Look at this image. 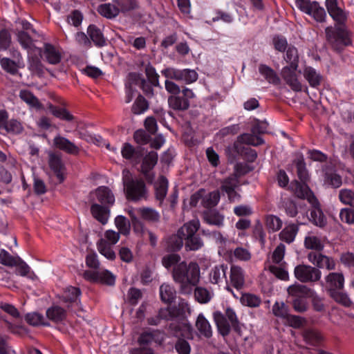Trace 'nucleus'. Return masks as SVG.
<instances>
[{
    "label": "nucleus",
    "instance_id": "obj_1",
    "mask_svg": "<svg viewBox=\"0 0 354 354\" xmlns=\"http://www.w3.org/2000/svg\"><path fill=\"white\" fill-rule=\"evenodd\" d=\"M172 278L182 294H191L200 280V268L196 262L181 261L173 268Z\"/></svg>",
    "mask_w": 354,
    "mask_h": 354
},
{
    "label": "nucleus",
    "instance_id": "obj_2",
    "mask_svg": "<svg viewBox=\"0 0 354 354\" xmlns=\"http://www.w3.org/2000/svg\"><path fill=\"white\" fill-rule=\"evenodd\" d=\"M122 181L128 201L138 202L147 199L148 190L142 178H133L130 171L124 169L122 171Z\"/></svg>",
    "mask_w": 354,
    "mask_h": 354
},
{
    "label": "nucleus",
    "instance_id": "obj_3",
    "mask_svg": "<svg viewBox=\"0 0 354 354\" xmlns=\"http://www.w3.org/2000/svg\"><path fill=\"white\" fill-rule=\"evenodd\" d=\"M200 227V222L198 219H194L183 225L179 232L185 236V248L187 250H198L203 246V242L198 236H194Z\"/></svg>",
    "mask_w": 354,
    "mask_h": 354
},
{
    "label": "nucleus",
    "instance_id": "obj_4",
    "mask_svg": "<svg viewBox=\"0 0 354 354\" xmlns=\"http://www.w3.org/2000/svg\"><path fill=\"white\" fill-rule=\"evenodd\" d=\"M326 35L333 48L339 53L351 43L348 32L343 28H333L332 27H327L326 28Z\"/></svg>",
    "mask_w": 354,
    "mask_h": 354
},
{
    "label": "nucleus",
    "instance_id": "obj_5",
    "mask_svg": "<svg viewBox=\"0 0 354 354\" xmlns=\"http://www.w3.org/2000/svg\"><path fill=\"white\" fill-rule=\"evenodd\" d=\"M176 331L174 335L178 337V339L175 344V349L178 354H190L191 346L189 343L180 337L186 338H192L193 328L189 324L178 325L175 327Z\"/></svg>",
    "mask_w": 354,
    "mask_h": 354
},
{
    "label": "nucleus",
    "instance_id": "obj_6",
    "mask_svg": "<svg viewBox=\"0 0 354 354\" xmlns=\"http://www.w3.org/2000/svg\"><path fill=\"white\" fill-rule=\"evenodd\" d=\"M294 274L297 279L302 283L315 282L321 279V271L311 266L298 265L295 268Z\"/></svg>",
    "mask_w": 354,
    "mask_h": 354
},
{
    "label": "nucleus",
    "instance_id": "obj_7",
    "mask_svg": "<svg viewBox=\"0 0 354 354\" xmlns=\"http://www.w3.org/2000/svg\"><path fill=\"white\" fill-rule=\"evenodd\" d=\"M157 161L158 154L155 151L149 152L142 160L141 172L143 174L148 183H151L155 178L154 174L150 173V171L155 167Z\"/></svg>",
    "mask_w": 354,
    "mask_h": 354
},
{
    "label": "nucleus",
    "instance_id": "obj_8",
    "mask_svg": "<svg viewBox=\"0 0 354 354\" xmlns=\"http://www.w3.org/2000/svg\"><path fill=\"white\" fill-rule=\"evenodd\" d=\"M308 259L318 268H326L328 270L335 269V261L332 258L320 253L311 252L308 254Z\"/></svg>",
    "mask_w": 354,
    "mask_h": 354
},
{
    "label": "nucleus",
    "instance_id": "obj_9",
    "mask_svg": "<svg viewBox=\"0 0 354 354\" xmlns=\"http://www.w3.org/2000/svg\"><path fill=\"white\" fill-rule=\"evenodd\" d=\"M298 68L293 66H284L281 70V75L286 84L295 91H301V84L297 78V71Z\"/></svg>",
    "mask_w": 354,
    "mask_h": 354
},
{
    "label": "nucleus",
    "instance_id": "obj_10",
    "mask_svg": "<svg viewBox=\"0 0 354 354\" xmlns=\"http://www.w3.org/2000/svg\"><path fill=\"white\" fill-rule=\"evenodd\" d=\"M48 163L50 169L55 174L59 183L64 182L66 177V167L62 162L61 157L54 153H50L49 154Z\"/></svg>",
    "mask_w": 354,
    "mask_h": 354
},
{
    "label": "nucleus",
    "instance_id": "obj_11",
    "mask_svg": "<svg viewBox=\"0 0 354 354\" xmlns=\"http://www.w3.org/2000/svg\"><path fill=\"white\" fill-rule=\"evenodd\" d=\"M328 292L342 290L344 287V277L342 272H330L325 278Z\"/></svg>",
    "mask_w": 354,
    "mask_h": 354
},
{
    "label": "nucleus",
    "instance_id": "obj_12",
    "mask_svg": "<svg viewBox=\"0 0 354 354\" xmlns=\"http://www.w3.org/2000/svg\"><path fill=\"white\" fill-rule=\"evenodd\" d=\"M230 284L237 290H241L245 286V274L241 268L236 266H231Z\"/></svg>",
    "mask_w": 354,
    "mask_h": 354
},
{
    "label": "nucleus",
    "instance_id": "obj_13",
    "mask_svg": "<svg viewBox=\"0 0 354 354\" xmlns=\"http://www.w3.org/2000/svg\"><path fill=\"white\" fill-rule=\"evenodd\" d=\"M326 6L330 16L338 24H343L346 20V12L339 8L337 0H326Z\"/></svg>",
    "mask_w": 354,
    "mask_h": 354
},
{
    "label": "nucleus",
    "instance_id": "obj_14",
    "mask_svg": "<svg viewBox=\"0 0 354 354\" xmlns=\"http://www.w3.org/2000/svg\"><path fill=\"white\" fill-rule=\"evenodd\" d=\"M53 143L57 148L67 153L77 155L80 152V148L64 137L59 136L55 137Z\"/></svg>",
    "mask_w": 354,
    "mask_h": 354
},
{
    "label": "nucleus",
    "instance_id": "obj_15",
    "mask_svg": "<svg viewBox=\"0 0 354 354\" xmlns=\"http://www.w3.org/2000/svg\"><path fill=\"white\" fill-rule=\"evenodd\" d=\"M288 295L292 299L307 298L313 296V291L305 285L295 283L287 289Z\"/></svg>",
    "mask_w": 354,
    "mask_h": 354
},
{
    "label": "nucleus",
    "instance_id": "obj_16",
    "mask_svg": "<svg viewBox=\"0 0 354 354\" xmlns=\"http://www.w3.org/2000/svg\"><path fill=\"white\" fill-rule=\"evenodd\" d=\"M294 191L297 197L307 199L310 204L316 205L317 203V199L306 183L302 182V183H301L296 181L295 183Z\"/></svg>",
    "mask_w": 354,
    "mask_h": 354
},
{
    "label": "nucleus",
    "instance_id": "obj_17",
    "mask_svg": "<svg viewBox=\"0 0 354 354\" xmlns=\"http://www.w3.org/2000/svg\"><path fill=\"white\" fill-rule=\"evenodd\" d=\"M227 266L221 264L212 268L209 273V280L213 284H220L226 281Z\"/></svg>",
    "mask_w": 354,
    "mask_h": 354
},
{
    "label": "nucleus",
    "instance_id": "obj_18",
    "mask_svg": "<svg viewBox=\"0 0 354 354\" xmlns=\"http://www.w3.org/2000/svg\"><path fill=\"white\" fill-rule=\"evenodd\" d=\"M203 219L209 225L221 227L223 225L225 216L216 209H208L203 212Z\"/></svg>",
    "mask_w": 354,
    "mask_h": 354
},
{
    "label": "nucleus",
    "instance_id": "obj_19",
    "mask_svg": "<svg viewBox=\"0 0 354 354\" xmlns=\"http://www.w3.org/2000/svg\"><path fill=\"white\" fill-rule=\"evenodd\" d=\"M213 317L219 333L223 337L229 335L232 325L225 316L222 313L216 311L213 313Z\"/></svg>",
    "mask_w": 354,
    "mask_h": 354
},
{
    "label": "nucleus",
    "instance_id": "obj_20",
    "mask_svg": "<svg viewBox=\"0 0 354 354\" xmlns=\"http://www.w3.org/2000/svg\"><path fill=\"white\" fill-rule=\"evenodd\" d=\"M95 194L97 201L103 205H112L115 203V196L108 187H99L95 189Z\"/></svg>",
    "mask_w": 354,
    "mask_h": 354
},
{
    "label": "nucleus",
    "instance_id": "obj_21",
    "mask_svg": "<svg viewBox=\"0 0 354 354\" xmlns=\"http://www.w3.org/2000/svg\"><path fill=\"white\" fill-rule=\"evenodd\" d=\"M312 209H310L309 220L314 225L319 227H323L326 224V219L324 215L321 208L319 207V202L316 205L311 204Z\"/></svg>",
    "mask_w": 354,
    "mask_h": 354
},
{
    "label": "nucleus",
    "instance_id": "obj_22",
    "mask_svg": "<svg viewBox=\"0 0 354 354\" xmlns=\"http://www.w3.org/2000/svg\"><path fill=\"white\" fill-rule=\"evenodd\" d=\"M44 55L46 61L50 64H57L62 59V54L60 51L50 44H45L44 48Z\"/></svg>",
    "mask_w": 354,
    "mask_h": 354
},
{
    "label": "nucleus",
    "instance_id": "obj_23",
    "mask_svg": "<svg viewBox=\"0 0 354 354\" xmlns=\"http://www.w3.org/2000/svg\"><path fill=\"white\" fill-rule=\"evenodd\" d=\"M259 72L270 84L279 85L281 80L277 73L270 66L261 64L259 66Z\"/></svg>",
    "mask_w": 354,
    "mask_h": 354
},
{
    "label": "nucleus",
    "instance_id": "obj_24",
    "mask_svg": "<svg viewBox=\"0 0 354 354\" xmlns=\"http://www.w3.org/2000/svg\"><path fill=\"white\" fill-rule=\"evenodd\" d=\"M97 10L100 15L107 19H113L120 14L118 6L113 1L100 5Z\"/></svg>",
    "mask_w": 354,
    "mask_h": 354
},
{
    "label": "nucleus",
    "instance_id": "obj_25",
    "mask_svg": "<svg viewBox=\"0 0 354 354\" xmlns=\"http://www.w3.org/2000/svg\"><path fill=\"white\" fill-rule=\"evenodd\" d=\"M108 207L99 204H93L91 207V212L93 216L102 224L107 223L109 216Z\"/></svg>",
    "mask_w": 354,
    "mask_h": 354
},
{
    "label": "nucleus",
    "instance_id": "obj_26",
    "mask_svg": "<svg viewBox=\"0 0 354 354\" xmlns=\"http://www.w3.org/2000/svg\"><path fill=\"white\" fill-rule=\"evenodd\" d=\"M19 96L20 99L26 102L30 108H33L37 110L42 109L41 103L30 91L22 89L19 91Z\"/></svg>",
    "mask_w": 354,
    "mask_h": 354
},
{
    "label": "nucleus",
    "instance_id": "obj_27",
    "mask_svg": "<svg viewBox=\"0 0 354 354\" xmlns=\"http://www.w3.org/2000/svg\"><path fill=\"white\" fill-rule=\"evenodd\" d=\"M301 224H289L279 233V239L287 243L293 242L299 231V225Z\"/></svg>",
    "mask_w": 354,
    "mask_h": 354
},
{
    "label": "nucleus",
    "instance_id": "obj_28",
    "mask_svg": "<svg viewBox=\"0 0 354 354\" xmlns=\"http://www.w3.org/2000/svg\"><path fill=\"white\" fill-rule=\"evenodd\" d=\"M196 327L201 335L205 338H210L212 336L211 325L203 314L198 315L196 322Z\"/></svg>",
    "mask_w": 354,
    "mask_h": 354
},
{
    "label": "nucleus",
    "instance_id": "obj_29",
    "mask_svg": "<svg viewBox=\"0 0 354 354\" xmlns=\"http://www.w3.org/2000/svg\"><path fill=\"white\" fill-rule=\"evenodd\" d=\"M303 75L304 78L308 81L310 86L316 87L321 84L322 77L313 67H305L303 71Z\"/></svg>",
    "mask_w": 354,
    "mask_h": 354
},
{
    "label": "nucleus",
    "instance_id": "obj_30",
    "mask_svg": "<svg viewBox=\"0 0 354 354\" xmlns=\"http://www.w3.org/2000/svg\"><path fill=\"white\" fill-rule=\"evenodd\" d=\"M176 290L171 284L165 283L160 286V296L165 303H172L176 299Z\"/></svg>",
    "mask_w": 354,
    "mask_h": 354
},
{
    "label": "nucleus",
    "instance_id": "obj_31",
    "mask_svg": "<svg viewBox=\"0 0 354 354\" xmlns=\"http://www.w3.org/2000/svg\"><path fill=\"white\" fill-rule=\"evenodd\" d=\"M87 33L95 46L102 47L106 45V39L100 29L96 26L90 25L88 27Z\"/></svg>",
    "mask_w": 354,
    "mask_h": 354
},
{
    "label": "nucleus",
    "instance_id": "obj_32",
    "mask_svg": "<svg viewBox=\"0 0 354 354\" xmlns=\"http://www.w3.org/2000/svg\"><path fill=\"white\" fill-rule=\"evenodd\" d=\"M168 189V180L165 176H160L155 184L156 198L162 203L165 198Z\"/></svg>",
    "mask_w": 354,
    "mask_h": 354
},
{
    "label": "nucleus",
    "instance_id": "obj_33",
    "mask_svg": "<svg viewBox=\"0 0 354 354\" xmlns=\"http://www.w3.org/2000/svg\"><path fill=\"white\" fill-rule=\"evenodd\" d=\"M168 103L175 110L184 111L189 107V101L183 96L171 95L168 98Z\"/></svg>",
    "mask_w": 354,
    "mask_h": 354
},
{
    "label": "nucleus",
    "instance_id": "obj_34",
    "mask_svg": "<svg viewBox=\"0 0 354 354\" xmlns=\"http://www.w3.org/2000/svg\"><path fill=\"white\" fill-rule=\"evenodd\" d=\"M121 153L124 158L127 160L131 159H139L142 153L141 151V148H138L136 149L131 144L124 143L122 149Z\"/></svg>",
    "mask_w": 354,
    "mask_h": 354
},
{
    "label": "nucleus",
    "instance_id": "obj_35",
    "mask_svg": "<svg viewBox=\"0 0 354 354\" xmlns=\"http://www.w3.org/2000/svg\"><path fill=\"white\" fill-rule=\"evenodd\" d=\"M66 315L65 310L57 306H52L46 310L47 317L55 323L60 322L64 320Z\"/></svg>",
    "mask_w": 354,
    "mask_h": 354
},
{
    "label": "nucleus",
    "instance_id": "obj_36",
    "mask_svg": "<svg viewBox=\"0 0 354 354\" xmlns=\"http://www.w3.org/2000/svg\"><path fill=\"white\" fill-rule=\"evenodd\" d=\"M302 336L304 341L311 346L319 345L323 339L321 334L313 329L306 330L304 331Z\"/></svg>",
    "mask_w": 354,
    "mask_h": 354
},
{
    "label": "nucleus",
    "instance_id": "obj_37",
    "mask_svg": "<svg viewBox=\"0 0 354 354\" xmlns=\"http://www.w3.org/2000/svg\"><path fill=\"white\" fill-rule=\"evenodd\" d=\"M112 245L106 243L105 241L99 240L97 243V248L98 252L109 260L113 261L115 259L116 255L112 248Z\"/></svg>",
    "mask_w": 354,
    "mask_h": 354
},
{
    "label": "nucleus",
    "instance_id": "obj_38",
    "mask_svg": "<svg viewBox=\"0 0 354 354\" xmlns=\"http://www.w3.org/2000/svg\"><path fill=\"white\" fill-rule=\"evenodd\" d=\"M220 198V192L218 190H215L204 196L201 201V203L205 208H212L217 205Z\"/></svg>",
    "mask_w": 354,
    "mask_h": 354
},
{
    "label": "nucleus",
    "instance_id": "obj_39",
    "mask_svg": "<svg viewBox=\"0 0 354 354\" xmlns=\"http://www.w3.org/2000/svg\"><path fill=\"white\" fill-rule=\"evenodd\" d=\"M328 294L335 302L345 307H349L352 304L348 295L346 292H342V290H332Z\"/></svg>",
    "mask_w": 354,
    "mask_h": 354
},
{
    "label": "nucleus",
    "instance_id": "obj_40",
    "mask_svg": "<svg viewBox=\"0 0 354 354\" xmlns=\"http://www.w3.org/2000/svg\"><path fill=\"white\" fill-rule=\"evenodd\" d=\"M294 162L297 167V176L301 182L306 183L308 179V174L306 167L304 158L302 155H299Z\"/></svg>",
    "mask_w": 354,
    "mask_h": 354
},
{
    "label": "nucleus",
    "instance_id": "obj_41",
    "mask_svg": "<svg viewBox=\"0 0 354 354\" xmlns=\"http://www.w3.org/2000/svg\"><path fill=\"white\" fill-rule=\"evenodd\" d=\"M240 301L243 306L250 308H257L260 306L261 299L256 295L252 293H243L241 297Z\"/></svg>",
    "mask_w": 354,
    "mask_h": 354
},
{
    "label": "nucleus",
    "instance_id": "obj_42",
    "mask_svg": "<svg viewBox=\"0 0 354 354\" xmlns=\"http://www.w3.org/2000/svg\"><path fill=\"white\" fill-rule=\"evenodd\" d=\"M238 142L252 146H259L263 143V139L254 133H243L238 137Z\"/></svg>",
    "mask_w": 354,
    "mask_h": 354
},
{
    "label": "nucleus",
    "instance_id": "obj_43",
    "mask_svg": "<svg viewBox=\"0 0 354 354\" xmlns=\"http://www.w3.org/2000/svg\"><path fill=\"white\" fill-rule=\"evenodd\" d=\"M185 236H183L178 230L177 234L171 235L167 241L168 248L172 251L179 250L183 245Z\"/></svg>",
    "mask_w": 354,
    "mask_h": 354
},
{
    "label": "nucleus",
    "instance_id": "obj_44",
    "mask_svg": "<svg viewBox=\"0 0 354 354\" xmlns=\"http://www.w3.org/2000/svg\"><path fill=\"white\" fill-rule=\"evenodd\" d=\"M81 294L80 288L73 286L66 288L63 294L62 298L64 302L73 303L75 302L79 299V297Z\"/></svg>",
    "mask_w": 354,
    "mask_h": 354
},
{
    "label": "nucleus",
    "instance_id": "obj_45",
    "mask_svg": "<svg viewBox=\"0 0 354 354\" xmlns=\"http://www.w3.org/2000/svg\"><path fill=\"white\" fill-rule=\"evenodd\" d=\"M284 59L287 63H289L288 66H293L298 68L299 65V55L297 49L294 46H288L286 53Z\"/></svg>",
    "mask_w": 354,
    "mask_h": 354
},
{
    "label": "nucleus",
    "instance_id": "obj_46",
    "mask_svg": "<svg viewBox=\"0 0 354 354\" xmlns=\"http://www.w3.org/2000/svg\"><path fill=\"white\" fill-rule=\"evenodd\" d=\"M113 3L118 6L120 12L124 13L136 9L138 6L137 0H113Z\"/></svg>",
    "mask_w": 354,
    "mask_h": 354
},
{
    "label": "nucleus",
    "instance_id": "obj_47",
    "mask_svg": "<svg viewBox=\"0 0 354 354\" xmlns=\"http://www.w3.org/2000/svg\"><path fill=\"white\" fill-rule=\"evenodd\" d=\"M194 297L199 303L207 304L211 300L212 293L205 288L196 287L194 290Z\"/></svg>",
    "mask_w": 354,
    "mask_h": 354
},
{
    "label": "nucleus",
    "instance_id": "obj_48",
    "mask_svg": "<svg viewBox=\"0 0 354 354\" xmlns=\"http://www.w3.org/2000/svg\"><path fill=\"white\" fill-rule=\"evenodd\" d=\"M138 212L142 218L148 221H157L159 219V214L154 209L150 207H142L138 209Z\"/></svg>",
    "mask_w": 354,
    "mask_h": 354
},
{
    "label": "nucleus",
    "instance_id": "obj_49",
    "mask_svg": "<svg viewBox=\"0 0 354 354\" xmlns=\"http://www.w3.org/2000/svg\"><path fill=\"white\" fill-rule=\"evenodd\" d=\"M304 245L306 248L317 251H322L324 247L320 239L315 236H306L304 240Z\"/></svg>",
    "mask_w": 354,
    "mask_h": 354
},
{
    "label": "nucleus",
    "instance_id": "obj_50",
    "mask_svg": "<svg viewBox=\"0 0 354 354\" xmlns=\"http://www.w3.org/2000/svg\"><path fill=\"white\" fill-rule=\"evenodd\" d=\"M97 283L112 286L115 283V276L108 270L99 271Z\"/></svg>",
    "mask_w": 354,
    "mask_h": 354
},
{
    "label": "nucleus",
    "instance_id": "obj_51",
    "mask_svg": "<svg viewBox=\"0 0 354 354\" xmlns=\"http://www.w3.org/2000/svg\"><path fill=\"white\" fill-rule=\"evenodd\" d=\"M115 224L120 234L123 235L129 234L130 231V223L126 217L118 216L115 218Z\"/></svg>",
    "mask_w": 354,
    "mask_h": 354
},
{
    "label": "nucleus",
    "instance_id": "obj_52",
    "mask_svg": "<svg viewBox=\"0 0 354 354\" xmlns=\"http://www.w3.org/2000/svg\"><path fill=\"white\" fill-rule=\"evenodd\" d=\"M308 15L312 17L317 22L319 23L324 22L326 17L324 8L320 6L318 2L314 4V7H313L310 10V13H308Z\"/></svg>",
    "mask_w": 354,
    "mask_h": 354
},
{
    "label": "nucleus",
    "instance_id": "obj_53",
    "mask_svg": "<svg viewBox=\"0 0 354 354\" xmlns=\"http://www.w3.org/2000/svg\"><path fill=\"white\" fill-rule=\"evenodd\" d=\"M282 221L274 215H268L266 218V225L269 231L277 232L282 227Z\"/></svg>",
    "mask_w": 354,
    "mask_h": 354
},
{
    "label": "nucleus",
    "instance_id": "obj_54",
    "mask_svg": "<svg viewBox=\"0 0 354 354\" xmlns=\"http://www.w3.org/2000/svg\"><path fill=\"white\" fill-rule=\"evenodd\" d=\"M148 109V103L144 97L139 95L134 102L131 111L134 114L139 115Z\"/></svg>",
    "mask_w": 354,
    "mask_h": 354
},
{
    "label": "nucleus",
    "instance_id": "obj_55",
    "mask_svg": "<svg viewBox=\"0 0 354 354\" xmlns=\"http://www.w3.org/2000/svg\"><path fill=\"white\" fill-rule=\"evenodd\" d=\"M268 270L279 279L286 281L289 278L288 272L283 265L280 266L270 265L268 266Z\"/></svg>",
    "mask_w": 354,
    "mask_h": 354
},
{
    "label": "nucleus",
    "instance_id": "obj_56",
    "mask_svg": "<svg viewBox=\"0 0 354 354\" xmlns=\"http://www.w3.org/2000/svg\"><path fill=\"white\" fill-rule=\"evenodd\" d=\"M17 37L19 43L24 48L29 50L33 47L34 44L32 38L24 30L18 31Z\"/></svg>",
    "mask_w": 354,
    "mask_h": 354
},
{
    "label": "nucleus",
    "instance_id": "obj_57",
    "mask_svg": "<svg viewBox=\"0 0 354 354\" xmlns=\"http://www.w3.org/2000/svg\"><path fill=\"white\" fill-rule=\"evenodd\" d=\"M239 185L238 178L232 175L222 182L221 189L226 193L234 190Z\"/></svg>",
    "mask_w": 354,
    "mask_h": 354
},
{
    "label": "nucleus",
    "instance_id": "obj_58",
    "mask_svg": "<svg viewBox=\"0 0 354 354\" xmlns=\"http://www.w3.org/2000/svg\"><path fill=\"white\" fill-rule=\"evenodd\" d=\"M26 321L32 326H48V324L44 322V317L39 313H28L25 317Z\"/></svg>",
    "mask_w": 354,
    "mask_h": 354
},
{
    "label": "nucleus",
    "instance_id": "obj_59",
    "mask_svg": "<svg viewBox=\"0 0 354 354\" xmlns=\"http://www.w3.org/2000/svg\"><path fill=\"white\" fill-rule=\"evenodd\" d=\"M17 273L23 277H27L30 279H34L35 274L30 271V268L20 259L17 260Z\"/></svg>",
    "mask_w": 354,
    "mask_h": 354
},
{
    "label": "nucleus",
    "instance_id": "obj_60",
    "mask_svg": "<svg viewBox=\"0 0 354 354\" xmlns=\"http://www.w3.org/2000/svg\"><path fill=\"white\" fill-rule=\"evenodd\" d=\"M28 68L32 73L35 75L40 77L44 75V66L41 61L37 57H32L29 59Z\"/></svg>",
    "mask_w": 354,
    "mask_h": 354
},
{
    "label": "nucleus",
    "instance_id": "obj_61",
    "mask_svg": "<svg viewBox=\"0 0 354 354\" xmlns=\"http://www.w3.org/2000/svg\"><path fill=\"white\" fill-rule=\"evenodd\" d=\"M50 110L53 115L59 119L66 121H71L73 120V115H71L66 109L50 106Z\"/></svg>",
    "mask_w": 354,
    "mask_h": 354
},
{
    "label": "nucleus",
    "instance_id": "obj_62",
    "mask_svg": "<svg viewBox=\"0 0 354 354\" xmlns=\"http://www.w3.org/2000/svg\"><path fill=\"white\" fill-rule=\"evenodd\" d=\"M197 79L198 74L194 70H181L179 81L183 82L186 84H191L196 82Z\"/></svg>",
    "mask_w": 354,
    "mask_h": 354
},
{
    "label": "nucleus",
    "instance_id": "obj_63",
    "mask_svg": "<svg viewBox=\"0 0 354 354\" xmlns=\"http://www.w3.org/2000/svg\"><path fill=\"white\" fill-rule=\"evenodd\" d=\"M1 66L3 70L11 75L18 73V65L9 58H3L0 61Z\"/></svg>",
    "mask_w": 354,
    "mask_h": 354
},
{
    "label": "nucleus",
    "instance_id": "obj_64",
    "mask_svg": "<svg viewBox=\"0 0 354 354\" xmlns=\"http://www.w3.org/2000/svg\"><path fill=\"white\" fill-rule=\"evenodd\" d=\"M339 198L342 203L354 207V192L342 189L339 194Z\"/></svg>",
    "mask_w": 354,
    "mask_h": 354
}]
</instances>
